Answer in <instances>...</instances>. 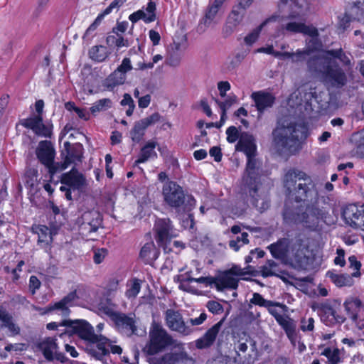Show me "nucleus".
I'll return each instance as SVG.
<instances>
[{"label": "nucleus", "mask_w": 364, "mask_h": 364, "mask_svg": "<svg viewBox=\"0 0 364 364\" xmlns=\"http://www.w3.org/2000/svg\"><path fill=\"white\" fill-rule=\"evenodd\" d=\"M77 298L76 292L72 291L67 296L63 298L60 301L48 306L45 309H37V310L42 311L41 314H47L53 311H56L58 314L66 316L70 314L69 308L73 306V301Z\"/></svg>", "instance_id": "f8f14e48"}, {"label": "nucleus", "mask_w": 364, "mask_h": 364, "mask_svg": "<svg viewBox=\"0 0 364 364\" xmlns=\"http://www.w3.org/2000/svg\"><path fill=\"white\" fill-rule=\"evenodd\" d=\"M319 315L321 321L327 326L336 323L344 322L345 318L337 314V311L329 304H322L319 309Z\"/></svg>", "instance_id": "4be33fe9"}, {"label": "nucleus", "mask_w": 364, "mask_h": 364, "mask_svg": "<svg viewBox=\"0 0 364 364\" xmlns=\"http://www.w3.org/2000/svg\"><path fill=\"white\" fill-rule=\"evenodd\" d=\"M206 307L213 314H220L223 312V306L218 301H209L206 304Z\"/></svg>", "instance_id": "13d9d810"}, {"label": "nucleus", "mask_w": 364, "mask_h": 364, "mask_svg": "<svg viewBox=\"0 0 364 364\" xmlns=\"http://www.w3.org/2000/svg\"><path fill=\"white\" fill-rule=\"evenodd\" d=\"M188 359V354L184 350H181L178 353H171L165 354L161 361L160 364H175L180 361H184Z\"/></svg>", "instance_id": "a19ab883"}, {"label": "nucleus", "mask_w": 364, "mask_h": 364, "mask_svg": "<svg viewBox=\"0 0 364 364\" xmlns=\"http://www.w3.org/2000/svg\"><path fill=\"white\" fill-rule=\"evenodd\" d=\"M309 50H297L296 52H292L291 62L299 63L306 59V56L310 55Z\"/></svg>", "instance_id": "4d7b16f0"}, {"label": "nucleus", "mask_w": 364, "mask_h": 364, "mask_svg": "<svg viewBox=\"0 0 364 364\" xmlns=\"http://www.w3.org/2000/svg\"><path fill=\"white\" fill-rule=\"evenodd\" d=\"M304 130V127L294 124L289 118L281 119L273 132L274 143L281 150L291 151L297 145L299 139L305 136Z\"/></svg>", "instance_id": "20e7f679"}, {"label": "nucleus", "mask_w": 364, "mask_h": 364, "mask_svg": "<svg viewBox=\"0 0 364 364\" xmlns=\"http://www.w3.org/2000/svg\"><path fill=\"white\" fill-rule=\"evenodd\" d=\"M350 267L355 270L353 274V277H359L360 276V269L361 264L358 262L355 256H350L348 258Z\"/></svg>", "instance_id": "052dcab7"}, {"label": "nucleus", "mask_w": 364, "mask_h": 364, "mask_svg": "<svg viewBox=\"0 0 364 364\" xmlns=\"http://www.w3.org/2000/svg\"><path fill=\"white\" fill-rule=\"evenodd\" d=\"M82 146L80 144H75L71 148L68 149L63 168H67L68 166L71 164L80 161L82 157Z\"/></svg>", "instance_id": "c9c22d12"}, {"label": "nucleus", "mask_w": 364, "mask_h": 364, "mask_svg": "<svg viewBox=\"0 0 364 364\" xmlns=\"http://www.w3.org/2000/svg\"><path fill=\"white\" fill-rule=\"evenodd\" d=\"M321 354L328 358L329 364H339L341 361L340 350L338 348H326Z\"/></svg>", "instance_id": "09e8293b"}, {"label": "nucleus", "mask_w": 364, "mask_h": 364, "mask_svg": "<svg viewBox=\"0 0 364 364\" xmlns=\"http://www.w3.org/2000/svg\"><path fill=\"white\" fill-rule=\"evenodd\" d=\"M125 80L126 75L117 69L106 79L105 85L109 90H112L114 87L124 84Z\"/></svg>", "instance_id": "58836bf2"}, {"label": "nucleus", "mask_w": 364, "mask_h": 364, "mask_svg": "<svg viewBox=\"0 0 364 364\" xmlns=\"http://www.w3.org/2000/svg\"><path fill=\"white\" fill-rule=\"evenodd\" d=\"M248 243V234L247 232H242L241 236H237L236 238L230 240L229 246L235 251H238L241 246Z\"/></svg>", "instance_id": "8fccbe9b"}, {"label": "nucleus", "mask_w": 364, "mask_h": 364, "mask_svg": "<svg viewBox=\"0 0 364 364\" xmlns=\"http://www.w3.org/2000/svg\"><path fill=\"white\" fill-rule=\"evenodd\" d=\"M36 155L39 161L49 168H51L54 160L55 150L50 142L42 141L36 149Z\"/></svg>", "instance_id": "412c9836"}, {"label": "nucleus", "mask_w": 364, "mask_h": 364, "mask_svg": "<svg viewBox=\"0 0 364 364\" xmlns=\"http://www.w3.org/2000/svg\"><path fill=\"white\" fill-rule=\"evenodd\" d=\"M88 55L92 60L101 63L108 58L109 52L105 46H94L90 48Z\"/></svg>", "instance_id": "473e14b6"}, {"label": "nucleus", "mask_w": 364, "mask_h": 364, "mask_svg": "<svg viewBox=\"0 0 364 364\" xmlns=\"http://www.w3.org/2000/svg\"><path fill=\"white\" fill-rule=\"evenodd\" d=\"M226 134L227 140L230 143H234L240 138L238 136L237 129L234 126H231L227 129Z\"/></svg>", "instance_id": "680f3d73"}, {"label": "nucleus", "mask_w": 364, "mask_h": 364, "mask_svg": "<svg viewBox=\"0 0 364 364\" xmlns=\"http://www.w3.org/2000/svg\"><path fill=\"white\" fill-rule=\"evenodd\" d=\"M278 323L285 331L288 338L291 341L293 345H295L297 341V333H296V323L289 316H286L284 317Z\"/></svg>", "instance_id": "7c9ffc66"}, {"label": "nucleus", "mask_w": 364, "mask_h": 364, "mask_svg": "<svg viewBox=\"0 0 364 364\" xmlns=\"http://www.w3.org/2000/svg\"><path fill=\"white\" fill-rule=\"evenodd\" d=\"M294 241L289 239H282L277 242L269 245V249L274 258L289 260L292 257V245Z\"/></svg>", "instance_id": "a211bd4d"}, {"label": "nucleus", "mask_w": 364, "mask_h": 364, "mask_svg": "<svg viewBox=\"0 0 364 364\" xmlns=\"http://www.w3.org/2000/svg\"><path fill=\"white\" fill-rule=\"evenodd\" d=\"M80 230L83 235L88 236L89 234L97 230L101 225L102 218L97 210L85 212L81 217Z\"/></svg>", "instance_id": "9d476101"}, {"label": "nucleus", "mask_w": 364, "mask_h": 364, "mask_svg": "<svg viewBox=\"0 0 364 364\" xmlns=\"http://www.w3.org/2000/svg\"><path fill=\"white\" fill-rule=\"evenodd\" d=\"M287 31L293 33H302L307 36H315L318 35V30L316 27L312 25H306L303 22L297 21H289L282 25L280 32L284 33V31ZM279 31L275 35V36H279Z\"/></svg>", "instance_id": "6ab92c4d"}, {"label": "nucleus", "mask_w": 364, "mask_h": 364, "mask_svg": "<svg viewBox=\"0 0 364 364\" xmlns=\"http://www.w3.org/2000/svg\"><path fill=\"white\" fill-rule=\"evenodd\" d=\"M36 232L38 235V242L39 244L48 245L53 240L52 233L50 230L45 225H39L36 229Z\"/></svg>", "instance_id": "49530a36"}, {"label": "nucleus", "mask_w": 364, "mask_h": 364, "mask_svg": "<svg viewBox=\"0 0 364 364\" xmlns=\"http://www.w3.org/2000/svg\"><path fill=\"white\" fill-rule=\"evenodd\" d=\"M21 124L26 128L31 129L37 135L45 137L51 136V127L44 124L40 115L25 119L21 122Z\"/></svg>", "instance_id": "f3484780"}, {"label": "nucleus", "mask_w": 364, "mask_h": 364, "mask_svg": "<svg viewBox=\"0 0 364 364\" xmlns=\"http://www.w3.org/2000/svg\"><path fill=\"white\" fill-rule=\"evenodd\" d=\"M236 150L244 152L247 156L246 173L243 181L250 190L252 205L262 212L268 208L269 200L267 192L261 186L259 162L255 158L257 146L254 137L247 133L241 134Z\"/></svg>", "instance_id": "f03ea898"}, {"label": "nucleus", "mask_w": 364, "mask_h": 364, "mask_svg": "<svg viewBox=\"0 0 364 364\" xmlns=\"http://www.w3.org/2000/svg\"><path fill=\"white\" fill-rule=\"evenodd\" d=\"M350 16L353 20L364 21V3L358 2L355 4L350 9Z\"/></svg>", "instance_id": "3c124183"}, {"label": "nucleus", "mask_w": 364, "mask_h": 364, "mask_svg": "<svg viewBox=\"0 0 364 364\" xmlns=\"http://www.w3.org/2000/svg\"><path fill=\"white\" fill-rule=\"evenodd\" d=\"M275 17L269 18L262 22L259 26L253 29L244 38L245 43L248 46H252L259 38V34L262 28L269 23L274 21Z\"/></svg>", "instance_id": "e433bc0d"}, {"label": "nucleus", "mask_w": 364, "mask_h": 364, "mask_svg": "<svg viewBox=\"0 0 364 364\" xmlns=\"http://www.w3.org/2000/svg\"><path fill=\"white\" fill-rule=\"evenodd\" d=\"M155 229L156 240L159 245H165L169 239L176 236L173 232L171 221L168 218L157 220L155 223Z\"/></svg>", "instance_id": "ddd939ff"}, {"label": "nucleus", "mask_w": 364, "mask_h": 364, "mask_svg": "<svg viewBox=\"0 0 364 364\" xmlns=\"http://www.w3.org/2000/svg\"><path fill=\"white\" fill-rule=\"evenodd\" d=\"M301 330L303 331H311L314 328V319L311 317L303 318L301 320Z\"/></svg>", "instance_id": "bf43d9fd"}, {"label": "nucleus", "mask_w": 364, "mask_h": 364, "mask_svg": "<svg viewBox=\"0 0 364 364\" xmlns=\"http://www.w3.org/2000/svg\"><path fill=\"white\" fill-rule=\"evenodd\" d=\"M166 326L173 331H176L182 336L191 334L194 328L190 326L184 321L181 314L174 309H167L164 314Z\"/></svg>", "instance_id": "6e6552de"}, {"label": "nucleus", "mask_w": 364, "mask_h": 364, "mask_svg": "<svg viewBox=\"0 0 364 364\" xmlns=\"http://www.w3.org/2000/svg\"><path fill=\"white\" fill-rule=\"evenodd\" d=\"M158 255L159 252L156 249L153 242L146 243L140 251V257L143 259L146 263H150L156 260Z\"/></svg>", "instance_id": "f704fd0d"}, {"label": "nucleus", "mask_w": 364, "mask_h": 364, "mask_svg": "<svg viewBox=\"0 0 364 364\" xmlns=\"http://www.w3.org/2000/svg\"><path fill=\"white\" fill-rule=\"evenodd\" d=\"M56 341L57 339L55 338H46L38 343V348L48 361L57 360L63 362L65 356L63 353L59 350V347Z\"/></svg>", "instance_id": "1a4fd4ad"}, {"label": "nucleus", "mask_w": 364, "mask_h": 364, "mask_svg": "<svg viewBox=\"0 0 364 364\" xmlns=\"http://www.w3.org/2000/svg\"><path fill=\"white\" fill-rule=\"evenodd\" d=\"M283 183L289 197L296 202H303L305 206L302 213H292L286 208L284 212L286 221L302 223L314 228L325 219L328 213L323 205L325 200L318 197L316 184L310 176L303 171L292 169L285 173Z\"/></svg>", "instance_id": "f257e3e1"}, {"label": "nucleus", "mask_w": 364, "mask_h": 364, "mask_svg": "<svg viewBox=\"0 0 364 364\" xmlns=\"http://www.w3.org/2000/svg\"><path fill=\"white\" fill-rule=\"evenodd\" d=\"M149 338V344L147 348L148 353L151 355L158 353L175 343V341L166 330L161 325L156 323H153L151 325Z\"/></svg>", "instance_id": "0eeeda50"}, {"label": "nucleus", "mask_w": 364, "mask_h": 364, "mask_svg": "<svg viewBox=\"0 0 364 364\" xmlns=\"http://www.w3.org/2000/svg\"><path fill=\"white\" fill-rule=\"evenodd\" d=\"M213 284L218 291H223L225 289H235L238 286V279L225 272L219 277L214 279Z\"/></svg>", "instance_id": "a878e982"}, {"label": "nucleus", "mask_w": 364, "mask_h": 364, "mask_svg": "<svg viewBox=\"0 0 364 364\" xmlns=\"http://www.w3.org/2000/svg\"><path fill=\"white\" fill-rule=\"evenodd\" d=\"M160 119L159 113H154L151 115L136 122L132 130L130 132L131 138L133 141L139 142L144 135L146 129L154 124Z\"/></svg>", "instance_id": "4468645a"}, {"label": "nucleus", "mask_w": 364, "mask_h": 364, "mask_svg": "<svg viewBox=\"0 0 364 364\" xmlns=\"http://www.w3.org/2000/svg\"><path fill=\"white\" fill-rule=\"evenodd\" d=\"M221 6L222 5L220 4H217L216 1H214L213 3L209 6L203 19L204 24L206 26H210L212 23L215 22L216 15L218 13Z\"/></svg>", "instance_id": "a18cd8bd"}, {"label": "nucleus", "mask_w": 364, "mask_h": 364, "mask_svg": "<svg viewBox=\"0 0 364 364\" xmlns=\"http://www.w3.org/2000/svg\"><path fill=\"white\" fill-rule=\"evenodd\" d=\"M328 57L332 59L334 62V58L339 59L343 65H350V60L348 57L343 53L341 49L336 50H330L326 52H322V53L319 54L317 57Z\"/></svg>", "instance_id": "37998d69"}, {"label": "nucleus", "mask_w": 364, "mask_h": 364, "mask_svg": "<svg viewBox=\"0 0 364 364\" xmlns=\"http://www.w3.org/2000/svg\"><path fill=\"white\" fill-rule=\"evenodd\" d=\"M141 281L138 279H132L127 282L126 296L131 299H134L138 295L141 289Z\"/></svg>", "instance_id": "c03bdc74"}, {"label": "nucleus", "mask_w": 364, "mask_h": 364, "mask_svg": "<svg viewBox=\"0 0 364 364\" xmlns=\"http://www.w3.org/2000/svg\"><path fill=\"white\" fill-rule=\"evenodd\" d=\"M186 49V46L185 44L174 42L173 45V53L170 54L168 59V63L171 66L178 65L181 60V55Z\"/></svg>", "instance_id": "ea45409f"}, {"label": "nucleus", "mask_w": 364, "mask_h": 364, "mask_svg": "<svg viewBox=\"0 0 364 364\" xmlns=\"http://www.w3.org/2000/svg\"><path fill=\"white\" fill-rule=\"evenodd\" d=\"M292 257H289V260L294 261L299 265L306 264L308 262L309 250L307 247L302 244L301 240H296L292 245Z\"/></svg>", "instance_id": "393cba45"}, {"label": "nucleus", "mask_w": 364, "mask_h": 364, "mask_svg": "<svg viewBox=\"0 0 364 364\" xmlns=\"http://www.w3.org/2000/svg\"><path fill=\"white\" fill-rule=\"evenodd\" d=\"M41 286V281L36 276L32 275L29 278V290L33 295Z\"/></svg>", "instance_id": "e2e57ef3"}, {"label": "nucleus", "mask_w": 364, "mask_h": 364, "mask_svg": "<svg viewBox=\"0 0 364 364\" xmlns=\"http://www.w3.org/2000/svg\"><path fill=\"white\" fill-rule=\"evenodd\" d=\"M250 302L252 304L263 306L265 308H267L269 304H271V301L264 299L262 296L259 293H254Z\"/></svg>", "instance_id": "6e6d98bb"}, {"label": "nucleus", "mask_w": 364, "mask_h": 364, "mask_svg": "<svg viewBox=\"0 0 364 364\" xmlns=\"http://www.w3.org/2000/svg\"><path fill=\"white\" fill-rule=\"evenodd\" d=\"M283 4H289L292 10L291 18H297L306 15L309 11V5L306 0H281Z\"/></svg>", "instance_id": "c85d7f7f"}, {"label": "nucleus", "mask_w": 364, "mask_h": 364, "mask_svg": "<svg viewBox=\"0 0 364 364\" xmlns=\"http://www.w3.org/2000/svg\"><path fill=\"white\" fill-rule=\"evenodd\" d=\"M337 256L334 259V264L336 265H339L341 267H343L346 264V261L344 259L345 252L343 249L338 248L336 250Z\"/></svg>", "instance_id": "774afa93"}, {"label": "nucleus", "mask_w": 364, "mask_h": 364, "mask_svg": "<svg viewBox=\"0 0 364 364\" xmlns=\"http://www.w3.org/2000/svg\"><path fill=\"white\" fill-rule=\"evenodd\" d=\"M107 250L104 248L95 250L93 257L94 262L96 264H100L104 260L105 256L107 255Z\"/></svg>", "instance_id": "338daca9"}, {"label": "nucleus", "mask_w": 364, "mask_h": 364, "mask_svg": "<svg viewBox=\"0 0 364 364\" xmlns=\"http://www.w3.org/2000/svg\"><path fill=\"white\" fill-rule=\"evenodd\" d=\"M129 21L136 23L139 20H143L145 23H151L156 20V4L152 0H149L146 8H142L134 12L129 16Z\"/></svg>", "instance_id": "aec40b11"}, {"label": "nucleus", "mask_w": 364, "mask_h": 364, "mask_svg": "<svg viewBox=\"0 0 364 364\" xmlns=\"http://www.w3.org/2000/svg\"><path fill=\"white\" fill-rule=\"evenodd\" d=\"M345 311L351 320H356L358 315V310L364 309V304L357 296H349L343 303Z\"/></svg>", "instance_id": "bb28decb"}, {"label": "nucleus", "mask_w": 364, "mask_h": 364, "mask_svg": "<svg viewBox=\"0 0 364 364\" xmlns=\"http://www.w3.org/2000/svg\"><path fill=\"white\" fill-rule=\"evenodd\" d=\"M207 318V315L205 313H201L200 315L195 318H190L186 321L190 326H199L203 323L205 319Z\"/></svg>", "instance_id": "69168bd1"}, {"label": "nucleus", "mask_w": 364, "mask_h": 364, "mask_svg": "<svg viewBox=\"0 0 364 364\" xmlns=\"http://www.w3.org/2000/svg\"><path fill=\"white\" fill-rule=\"evenodd\" d=\"M347 224L355 229H361L364 225V204L362 205H350L343 212Z\"/></svg>", "instance_id": "9b49d317"}, {"label": "nucleus", "mask_w": 364, "mask_h": 364, "mask_svg": "<svg viewBox=\"0 0 364 364\" xmlns=\"http://www.w3.org/2000/svg\"><path fill=\"white\" fill-rule=\"evenodd\" d=\"M269 313L272 315L278 323L287 315L283 313L286 311L287 306L279 302L271 301V304L267 307Z\"/></svg>", "instance_id": "79ce46f5"}, {"label": "nucleus", "mask_w": 364, "mask_h": 364, "mask_svg": "<svg viewBox=\"0 0 364 364\" xmlns=\"http://www.w3.org/2000/svg\"><path fill=\"white\" fill-rule=\"evenodd\" d=\"M237 97L235 95H228L225 97V100L223 102L216 100L217 104L220 108L221 111H226L229 109L231 106L236 102Z\"/></svg>", "instance_id": "864d4df0"}, {"label": "nucleus", "mask_w": 364, "mask_h": 364, "mask_svg": "<svg viewBox=\"0 0 364 364\" xmlns=\"http://www.w3.org/2000/svg\"><path fill=\"white\" fill-rule=\"evenodd\" d=\"M251 97L255 103L257 109L260 113L272 107L275 101V97L272 94L263 91L253 92Z\"/></svg>", "instance_id": "5701e85b"}, {"label": "nucleus", "mask_w": 364, "mask_h": 364, "mask_svg": "<svg viewBox=\"0 0 364 364\" xmlns=\"http://www.w3.org/2000/svg\"><path fill=\"white\" fill-rule=\"evenodd\" d=\"M61 182L73 189H80L84 186L85 179L82 173L73 168L68 173L63 174Z\"/></svg>", "instance_id": "b1692460"}, {"label": "nucleus", "mask_w": 364, "mask_h": 364, "mask_svg": "<svg viewBox=\"0 0 364 364\" xmlns=\"http://www.w3.org/2000/svg\"><path fill=\"white\" fill-rule=\"evenodd\" d=\"M112 320L122 332L127 335L136 333V326L135 316L134 314L126 315L122 313L117 312Z\"/></svg>", "instance_id": "dca6fc26"}, {"label": "nucleus", "mask_w": 364, "mask_h": 364, "mask_svg": "<svg viewBox=\"0 0 364 364\" xmlns=\"http://www.w3.org/2000/svg\"><path fill=\"white\" fill-rule=\"evenodd\" d=\"M308 66L312 70L323 73L326 82L333 87H341L346 83L345 73L328 56L310 59Z\"/></svg>", "instance_id": "39448f33"}, {"label": "nucleus", "mask_w": 364, "mask_h": 364, "mask_svg": "<svg viewBox=\"0 0 364 364\" xmlns=\"http://www.w3.org/2000/svg\"><path fill=\"white\" fill-rule=\"evenodd\" d=\"M61 326L70 328L73 333L82 339L96 343L97 349L93 350V355L98 359H101L102 356L109 354V352L114 354L122 353L120 346L113 345L107 338L95 334L93 328L85 320H65Z\"/></svg>", "instance_id": "7ed1b4c3"}, {"label": "nucleus", "mask_w": 364, "mask_h": 364, "mask_svg": "<svg viewBox=\"0 0 364 364\" xmlns=\"http://www.w3.org/2000/svg\"><path fill=\"white\" fill-rule=\"evenodd\" d=\"M155 141H148L141 149L139 154L138 159L135 161L136 164H141L147 161L148 160L155 158L157 156L155 151L156 146Z\"/></svg>", "instance_id": "2f4dec72"}, {"label": "nucleus", "mask_w": 364, "mask_h": 364, "mask_svg": "<svg viewBox=\"0 0 364 364\" xmlns=\"http://www.w3.org/2000/svg\"><path fill=\"white\" fill-rule=\"evenodd\" d=\"M26 349V346L23 343H14L7 344L4 350L0 349V358L5 359L8 357V352L11 351H23Z\"/></svg>", "instance_id": "603ef678"}, {"label": "nucleus", "mask_w": 364, "mask_h": 364, "mask_svg": "<svg viewBox=\"0 0 364 364\" xmlns=\"http://www.w3.org/2000/svg\"><path fill=\"white\" fill-rule=\"evenodd\" d=\"M112 105L111 100L108 98L101 99L95 102L90 107V112L92 114H96L98 112H104L109 109Z\"/></svg>", "instance_id": "de8ad7c7"}, {"label": "nucleus", "mask_w": 364, "mask_h": 364, "mask_svg": "<svg viewBox=\"0 0 364 364\" xmlns=\"http://www.w3.org/2000/svg\"><path fill=\"white\" fill-rule=\"evenodd\" d=\"M220 326L221 322H218L213 327H211L202 338L196 341V347L199 349H202L211 346L215 341L216 336L219 333Z\"/></svg>", "instance_id": "cd10ccee"}, {"label": "nucleus", "mask_w": 364, "mask_h": 364, "mask_svg": "<svg viewBox=\"0 0 364 364\" xmlns=\"http://www.w3.org/2000/svg\"><path fill=\"white\" fill-rule=\"evenodd\" d=\"M326 277L338 287H351L354 284L353 274H338L335 271H328Z\"/></svg>", "instance_id": "c756f323"}, {"label": "nucleus", "mask_w": 364, "mask_h": 364, "mask_svg": "<svg viewBox=\"0 0 364 364\" xmlns=\"http://www.w3.org/2000/svg\"><path fill=\"white\" fill-rule=\"evenodd\" d=\"M95 307L101 314L106 315L111 318L117 314L114 304L107 298H102L95 304Z\"/></svg>", "instance_id": "72a5a7b5"}, {"label": "nucleus", "mask_w": 364, "mask_h": 364, "mask_svg": "<svg viewBox=\"0 0 364 364\" xmlns=\"http://www.w3.org/2000/svg\"><path fill=\"white\" fill-rule=\"evenodd\" d=\"M246 9H247L239 5L233 8L223 29V33L225 36L231 35L235 28L242 23L246 13Z\"/></svg>", "instance_id": "2eb2a0df"}, {"label": "nucleus", "mask_w": 364, "mask_h": 364, "mask_svg": "<svg viewBox=\"0 0 364 364\" xmlns=\"http://www.w3.org/2000/svg\"><path fill=\"white\" fill-rule=\"evenodd\" d=\"M259 272L263 277L279 276L282 273L279 265L273 260H268L267 263L259 267Z\"/></svg>", "instance_id": "4c0bfd02"}, {"label": "nucleus", "mask_w": 364, "mask_h": 364, "mask_svg": "<svg viewBox=\"0 0 364 364\" xmlns=\"http://www.w3.org/2000/svg\"><path fill=\"white\" fill-rule=\"evenodd\" d=\"M119 72H122L124 75L132 69L131 60L128 58H125L122 60L121 65L117 68Z\"/></svg>", "instance_id": "0e129e2a"}, {"label": "nucleus", "mask_w": 364, "mask_h": 364, "mask_svg": "<svg viewBox=\"0 0 364 364\" xmlns=\"http://www.w3.org/2000/svg\"><path fill=\"white\" fill-rule=\"evenodd\" d=\"M318 35L309 36L311 39L306 41V47L305 50H309V53L311 55L314 50L319 49L321 44L318 39Z\"/></svg>", "instance_id": "5fc2aeb1"}, {"label": "nucleus", "mask_w": 364, "mask_h": 364, "mask_svg": "<svg viewBox=\"0 0 364 364\" xmlns=\"http://www.w3.org/2000/svg\"><path fill=\"white\" fill-rule=\"evenodd\" d=\"M162 196L168 205L175 208L183 207L184 211H190L196 205L193 197L186 195L183 188L173 181L164 184Z\"/></svg>", "instance_id": "423d86ee"}]
</instances>
